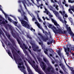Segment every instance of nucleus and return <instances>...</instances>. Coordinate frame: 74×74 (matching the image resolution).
Listing matches in <instances>:
<instances>
[{
  "label": "nucleus",
  "mask_w": 74,
  "mask_h": 74,
  "mask_svg": "<svg viewBox=\"0 0 74 74\" xmlns=\"http://www.w3.org/2000/svg\"><path fill=\"white\" fill-rule=\"evenodd\" d=\"M4 42L7 46L8 45V46H10V48H11V49L14 60L17 59V57H16V52L15 51H14V49H15V48L12 45L11 43H8V44H7V42L6 41H4Z\"/></svg>",
  "instance_id": "1"
},
{
  "label": "nucleus",
  "mask_w": 74,
  "mask_h": 74,
  "mask_svg": "<svg viewBox=\"0 0 74 74\" xmlns=\"http://www.w3.org/2000/svg\"><path fill=\"white\" fill-rule=\"evenodd\" d=\"M22 61V60L21 58H20L18 60L17 62L18 63V65L19 66H18V67L20 69V70L21 71V72H23L24 74H27L26 73V71L25 70V66L23 65V62H21ZM22 65V66H20Z\"/></svg>",
  "instance_id": "2"
},
{
  "label": "nucleus",
  "mask_w": 74,
  "mask_h": 74,
  "mask_svg": "<svg viewBox=\"0 0 74 74\" xmlns=\"http://www.w3.org/2000/svg\"><path fill=\"white\" fill-rule=\"evenodd\" d=\"M49 8L50 11H53V13H54L55 15L56 16L58 17V19H59L60 21L62 23H64L63 21V20H62V18H61V17H60V15H59V12L57 11L53 10V7L51 6H49Z\"/></svg>",
  "instance_id": "3"
},
{
  "label": "nucleus",
  "mask_w": 74,
  "mask_h": 74,
  "mask_svg": "<svg viewBox=\"0 0 74 74\" xmlns=\"http://www.w3.org/2000/svg\"><path fill=\"white\" fill-rule=\"evenodd\" d=\"M42 31L43 32V33L44 34H45V36H46V38H45V37L42 36V35L40 34V33H38V35L39 36H40L41 37L42 40L43 41H45V42H46L47 40H49V38H48V36L49 35V34L47 31H44V29H42Z\"/></svg>",
  "instance_id": "4"
},
{
  "label": "nucleus",
  "mask_w": 74,
  "mask_h": 74,
  "mask_svg": "<svg viewBox=\"0 0 74 74\" xmlns=\"http://www.w3.org/2000/svg\"><path fill=\"white\" fill-rule=\"evenodd\" d=\"M18 18L19 19V21L21 22V23L23 26L25 27H27L29 28L30 27V26L27 24V22L24 20H21L19 17H18Z\"/></svg>",
  "instance_id": "5"
},
{
  "label": "nucleus",
  "mask_w": 74,
  "mask_h": 74,
  "mask_svg": "<svg viewBox=\"0 0 74 74\" xmlns=\"http://www.w3.org/2000/svg\"><path fill=\"white\" fill-rule=\"evenodd\" d=\"M53 30L55 34H58V33H59V34H65V35H66L67 33V31L64 30L63 32L60 29H57L56 31L53 29Z\"/></svg>",
  "instance_id": "6"
},
{
  "label": "nucleus",
  "mask_w": 74,
  "mask_h": 74,
  "mask_svg": "<svg viewBox=\"0 0 74 74\" xmlns=\"http://www.w3.org/2000/svg\"><path fill=\"white\" fill-rule=\"evenodd\" d=\"M11 33L13 37L14 38H16V40L18 42L19 44H21V41H20V40L18 39V38L16 37V36L17 37H19V34H16L15 33H14V31H13L12 29L11 30Z\"/></svg>",
  "instance_id": "7"
},
{
  "label": "nucleus",
  "mask_w": 74,
  "mask_h": 74,
  "mask_svg": "<svg viewBox=\"0 0 74 74\" xmlns=\"http://www.w3.org/2000/svg\"><path fill=\"white\" fill-rule=\"evenodd\" d=\"M21 11H22V12L23 14L22 13ZM21 11L20 9H18V12H20L21 14V16H23V19L24 20H25V21H28V19H27L26 16H25L26 15V13L24 12V11H23V9H22V8L21 9Z\"/></svg>",
  "instance_id": "8"
},
{
  "label": "nucleus",
  "mask_w": 74,
  "mask_h": 74,
  "mask_svg": "<svg viewBox=\"0 0 74 74\" xmlns=\"http://www.w3.org/2000/svg\"><path fill=\"white\" fill-rule=\"evenodd\" d=\"M36 58L38 60V61H39V62H40L42 64V66L43 70H45L46 69V68L47 67V65L46 64H45L44 62L42 61V59H41V58L39 56H36Z\"/></svg>",
  "instance_id": "9"
},
{
  "label": "nucleus",
  "mask_w": 74,
  "mask_h": 74,
  "mask_svg": "<svg viewBox=\"0 0 74 74\" xmlns=\"http://www.w3.org/2000/svg\"><path fill=\"white\" fill-rule=\"evenodd\" d=\"M5 34L6 36L7 37L8 39H9L10 41L11 42L13 46L16 47V45L15 44V41H14V39H13L12 38H11V36H10V35H8L7 32L5 33Z\"/></svg>",
  "instance_id": "10"
},
{
  "label": "nucleus",
  "mask_w": 74,
  "mask_h": 74,
  "mask_svg": "<svg viewBox=\"0 0 74 74\" xmlns=\"http://www.w3.org/2000/svg\"><path fill=\"white\" fill-rule=\"evenodd\" d=\"M66 48L64 47V49L65 52H66V55L67 56H68L70 55L69 52H71V50H70L69 47H68L67 45L66 46Z\"/></svg>",
  "instance_id": "11"
},
{
  "label": "nucleus",
  "mask_w": 74,
  "mask_h": 74,
  "mask_svg": "<svg viewBox=\"0 0 74 74\" xmlns=\"http://www.w3.org/2000/svg\"><path fill=\"white\" fill-rule=\"evenodd\" d=\"M30 44L32 45V48L33 49V50L34 51H36L37 49H38V47L36 46L35 44H34L32 42L30 43Z\"/></svg>",
  "instance_id": "12"
},
{
  "label": "nucleus",
  "mask_w": 74,
  "mask_h": 74,
  "mask_svg": "<svg viewBox=\"0 0 74 74\" xmlns=\"http://www.w3.org/2000/svg\"><path fill=\"white\" fill-rule=\"evenodd\" d=\"M66 27L68 31H69V34L70 35H72L73 34V32L71 31V28L70 27H68V26L66 25Z\"/></svg>",
  "instance_id": "13"
},
{
  "label": "nucleus",
  "mask_w": 74,
  "mask_h": 74,
  "mask_svg": "<svg viewBox=\"0 0 74 74\" xmlns=\"http://www.w3.org/2000/svg\"><path fill=\"white\" fill-rule=\"evenodd\" d=\"M60 66H61V68L63 70H64V69H65V67H64V65L62 62H61L60 64H59Z\"/></svg>",
  "instance_id": "14"
},
{
  "label": "nucleus",
  "mask_w": 74,
  "mask_h": 74,
  "mask_svg": "<svg viewBox=\"0 0 74 74\" xmlns=\"http://www.w3.org/2000/svg\"><path fill=\"white\" fill-rule=\"evenodd\" d=\"M8 55L11 58H13V57H12V55H11V52H10V50H8Z\"/></svg>",
  "instance_id": "15"
},
{
  "label": "nucleus",
  "mask_w": 74,
  "mask_h": 74,
  "mask_svg": "<svg viewBox=\"0 0 74 74\" xmlns=\"http://www.w3.org/2000/svg\"><path fill=\"white\" fill-rule=\"evenodd\" d=\"M35 23L36 25H37L38 28H40V24L38 23V22L35 21Z\"/></svg>",
  "instance_id": "16"
},
{
  "label": "nucleus",
  "mask_w": 74,
  "mask_h": 74,
  "mask_svg": "<svg viewBox=\"0 0 74 74\" xmlns=\"http://www.w3.org/2000/svg\"><path fill=\"white\" fill-rule=\"evenodd\" d=\"M1 34H2V36L4 37H5V35H4V34L3 32H0V37L1 38L2 37L1 36Z\"/></svg>",
  "instance_id": "17"
},
{
  "label": "nucleus",
  "mask_w": 74,
  "mask_h": 74,
  "mask_svg": "<svg viewBox=\"0 0 74 74\" xmlns=\"http://www.w3.org/2000/svg\"><path fill=\"white\" fill-rule=\"evenodd\" d=\"M51 67H49L47 68L46 69V72H50V70H51Z\"/></svg>",
  "instance_id": "18"
},
{
  "label": "nucleus",
  "mask_w": 74,
  "mask_h": 74,
  "mask_svg": "<svg viewBox=\"0 0 74 74\" xmlns=\"http://www.w3.org/2000/svg\"><path fill=\"white\" fill-rule=\"evenodd\" d=\"M42 18L43 19L44 21H45V19H47V21H49V19L47 17H46L45 18V17L44 16H43L42 17Z\"/></svg>",
  "instance_id": "19"
},
{
  "label": "nucleus",
  "mask_w": 74,
  "mask_h": 74,
  "mask_svg": "<svg viewBox=\"0 0 74 74\" xmlns=\"http://www.w3.org/2000/svg\"><path fill=\"white\" fill-rule=\"evenodd\" d=\"M48 51V50L47 49H45V51H44V52L46 54V55H47L48 53L47 52Z\"/></svg>",
  "instance_id": "20"
},
{
  "label": "nucleus",
  "mask_w": 74,
  "mask_h": 74,
  "mask_svg": "<svg viewBox=\"0 0 74 74\" xmlns=\"http://www.w3.org/2000/svg\"><path fill=\"white\" fill-rule=\"evenodd\" d=\"M53 23L55 26H60V25H59V24L57 23V22H56V21H55V22H54Z\"/></svg>",
  "instance_id": "21"
},
{
  "label": "nucleus",
  "mask_w": 74,
  "mask_h": 74,
  "mask_svg": "<svg viewBox=\"0 0 74 74\" xmlns=\"http://www.w3.org/2000/svg\"><path fill=\"white\" fill-rule=\"evenodd\" d=\"M43 60L44 62H45L46 63H48V61L47 60V59H45V58H43Z\"/></svg>",
  "instance_id": "22"
},
{
  "label": "nucleus",
  "mask_w": 74,
  "mask_h": 74,
  "mask_svg": "<svg viewBox=\"0 0 74 74\" xmlns=\"http://www.w3.org/2000/svg\"><path fill=\"white\" fill-rule=\"evenodd\" d=\"M2 12V13L3 14H4V15H5V17L6 18H7V15L4 12H3V10H2V11H1Z\"/></svg>",
  "instance_id": "23"
},
{
  "label": "nucleus",
  "mask_w": 74,
  "mask_h": 74,
  "mask_svg": "<svg viewBox=\"0 0 74 74\" xmlns=\"http://www.w3.org/2000/svg\"><path fill=\"white\" fill-rule=\"evenodd\" d=\"M22 3H23V4L24 6V7L25 8L26 10H27V8H26V5H25V4L24 3V2L22 1Z\"/></svg>",
  "instance_id": "24"
},
{
  "label": "nucleus",
  "mask_w": 74,
  "mask_h": 74,
  "mask_svg": "<svg viewBox=\"0 0 74 74\" xmlns=\"http://www.w3.org/2000/svg\"><path fill=\"white\" fill-rule=\"evenodd\" d=\"M55 7L56 8V10L57 11H58V10H59V8H58L59 7V6H58V5H56V6Z\"/></svg>",
  "instance_id": "25"
},
{
  "label": "nucleus",
  "mask_w": 74,
  "mask_h": 74,
  "mask_svg": "<svg viewBox=\"0 0 74 74\" xmlns=\"http://www.w3.org/2000/svg\"><path fill=\"white\" fill-rule=\"evenodd\" d=\"M58 55H59V56H60V57H61V54L60 53V51H58Z\"/></svg>",
  "instance_id": "26"
},
{
  "label": "nucleus",
  "mask_w": 74,
  "mask_h": 74,
  "mask_svg": "<svg viewBox=\"0 0 74 74\" xmlns=\"http://www.w3.org/2000/svg\"><path fill=\"white\" fill-rule=\"evenodd\" d=\"M48 26L49 28H52V25L51 24H49Z\"/></svg>",
  "instance_id": "27"
},
{
  "label": "nucleus",
  "mask_w": 74,
  "mask_h": 74,
  "mask_svg": "<svg viewBox=\"0 0 74 74\" xmlns=\"http://www.w3.org/2000/svg\"><path fill=\"white\" fill-rule=\"evenodd\" d=\"M14 23V24L15 26H17V22L15 21Z\"/></svg>",
  "instance_id": "28"
},
{
  "label": "nucleus",
  "mask_w": 74,
  "mask_h": 74,
  "mask_svg": "<svg viewBox=\"0 0 74 74\" xmlns=\"http://www.w3.org/2000/svg\"><path fill=\"white\" fill-rule=\"evenodd\" d=\"M36 64V63H35V61H32V64L33 66H34V64Z\"/></svg>",
  "instance_id": "29"
},
{
  "label": "nucleus",
  "mask_w": 74,
  "mask_h": 74,
  "mask_svg": "<svg viewBox=\"0 0 74 74\" xmlns=\"http://www.w3.org/2000/svg\"><path fill=\"white\" fill-rule=\"evenodd\" d=\"M8 20L10 21V22H12V19L11 18H10L8 17Z\"/></svg>",
  "instance_id": "30"
},
{
  "label": "nucleus",
  "mask_w": 74,
  "mask_h": 74,
  "mask_svg": "<svg viewBox=\"0 0 74 74\" xmlns=\"http://www.w3.org/2000/svg\"><path fill=\"white\" fill-rule=\"evenodd\" d=\"M32 56L34 58V59H35V60H37L36 58V57H35L34 54L32 55Z\"/></svg>",
  "instance_id": "31"
},
{
  "label": "nucleus",
  "mask_w": 74,
  "mask_h": 74,
  "mask_svg": "<svg viewBox=\"0 0 74 74\" xmlns=\"http://www.w3.org/2000/svg\"><path fill=\"white\" fill-rule=\"evenodd\" d=\"M49 33L50 36V38H51V39H52V36H51V33L50 32H49Z\"/></svg>",
  "instance_id": "32"
},
{
  "label": "nucleus",
  "mask_w": 74,
  "mask_h": 74,
  "mask_svg": "<svg viewBox=\"0 0 74 74\" xmlns=\"http://www.w3.org/2000/svg\"><path fill=\"white\" fill-rule=\"evenodd\" d=\"M55 29V30H56V28L55 27V26H53V27H52V29Z\"/></svg>",
  "instance_id": "33"
},
{
  "label": "nucleus",
  "mask_w": 74,
  "mask_h": 74,
  "mask_svg": "<svg viewBox=\"0 0 74 74\" xmlns=\"http://www.w3.org/2000/svg\"><path fill=\"white\" fill-rule=\"evenodd\" d=\"M0 19H4V18L0 15Z\"/></svg>",
  "instance_id": "34"
},
{
  "label": "nucleus",
  "mask_w": 74,
  "mask_h": 74,
  "mask_svg": "<svg viewBox=\"0 0 74 74\" xmlns=\"http://www.w3.org/2000/svg\"><path fill=\"white\" fill-rule=\"evenodd\" d=\"M51 21H52V22L53 23L54 22L56 21L53 19L51 18Z\"/></svg>",
  "instance_id": "35"
},
{
  "label": "nucleus",
  "mask_w": 74,
  "mask_h": 74,
  "mask_svg": "<svg viewBox=\"0 0 74 74\" xmlns=\"http://www.w3.org/2000/svg\"><path fill=\"white\" fill-rule=\"evenodd\" d=\"M51 72L53 73V74L55 73V71H54V70H52L51 71Z\"/></svg>",
  "instance_id": "36"
},
{
  "label": "nucleus",
  "mask_w": 74,
  "mask_h": 74,
  "mask_svg": "<svg viewBox=\"0 0 74 74\" xmlns=\"http://www.w3.org/2000/svg\"><path fill=\"white\" fill-rule=\"evenodd\" d=\"M28 63L30 64H32V62H31V61L30 60H29V61H28Z\"/></svg>",
  "instance_id": "37"
},
{
  "label": "nucleus",
  "mask_w": 74,
  "mask_h": 74,
  "mask_svg": "<svg viewBox=\"0 0 74 74\" xmlns=\"http://www.w3.org/2000/svg\"><path fill=\"white\" fill-rule=\"evenodd\" d=\"M63 18L64 19V22L65 23H67V21H65V20L64 19V16H63Z\"/></svg>",
  "instance_id": "38"
},
{
  "label": "nucleus",
  "mask_w": 74,
  "mask_h": 74,
  "mask_svg": "<svg viewBox=\"0 0 74 74\" xmlns=\"http://www.w3.org/2000/svg\"><path fill=\"white\" fill-rule=\"evenodd\" d=\"M64 16L65 18H67V17H68V16L67 14H65Z\"/></svg>",
  "instance_id": "39"
},
{
  "label": "nucleus",
  "mask_w": 74,
  "mask_h": 74,
  "mask_svg": "<svg viewBox=\"0 0 74 74\" xmlns=\"http://www.w3.org/2000/svg\"><path fill=\"white\" fill-rule=\"evenodd\" d=\"M27 57L28 59L30 58V57L29 54H28V55H27Z\"/></svg>",
  "instance_id": "40"
},
{
  "label": "nucleus",
  "mask_w": 74,
  "mask_h": 74,
  "mask_svg": "<svg viewBox=\"0 0 74 74\" xmlns=\"http://www.w3.org/2000/svg\"><path fill=\"white\" fill-rule=\"evenodd\" d=\"M36 17H34V18H32V20L34 21V20H36Z\"/></svg>",
  "instance_id": "41"
},
{
  "label": "nucleus",
  "mask_w": 74,
  "mask_h": 74,
  "mask_svg": "<svg viewBox=\"0 0 74 74\" xmlns=\"http://www.w3.org/2000/svg\"><path fill=\"white\" fill-rule=\"evenodd\" d=\"M25 55L26 56V55L27 56L28 55H29V54L28 53V52H26Z\"/></svg>",
  "instance_id": "42"
},
{
  "label": "nucleus",
  "mask_w": 74,
  "mask_h": 74,
  "mask_svg": "<svg viewBox=\"0 0 74 74\" xmlns=\"http://www.w3.org/2000/svg\"><path fill=\"white\" fill-rule=\"evenodd\" d=\"M38 52H40L41 51V49H39L38 50Z\"/></svg>",
  "instance_id": "43"
},
{
  "label": "nucleus",
  "mask_w": 74,
  "mask_h": 74,
  "mask_svg": "<svg viewBox=\"0 0 74 74\" xmlns=\"http://www.w3.org/2000/svg\"><path fill=\"white\" fill-rule=\"evenodd\" d=\"M34 13H35V14H36V15L38 14L37 11H35Z\"/></svg>",
  "instance_id": "44"
},
{
  "label": "nucleus",
  "mask_w": 74,
  "mask_h": 74,
  "mask_svg": "<svg viewBox=\"0 0 74 74\" xmlns=\"http://www.w3.org/2000/svg\"><path fill=\"white\" fill-rule=\"evenodd\" d=\"M53 40H52L51 41H50V44H52V43H53Z\"/></svg>",
  "instance_id": "45"
},
{
  "label": "nucleus",
  "mask_w": 74,
  "mask_h": 74,
  "mask_svg": "<svg viewBox=\"0 0 74 74\" xmlns=\"http://www.w3.org/2000/svg\"><path fill=\"white\" fill-rule=\"evenodd\" d=\"M24 48L25 49H27L28 47H26V46H25Z\"/></svg>",
  "instance_id": "46"
},
{
  "label": "nucleus",
  "mask_w": 74,
  "mask_h": 74,
  "mask_svg": "<svg viewBox=\"0 0 74 74\" xmlns=\"http://www.w3.org/2000/svg\"><path fill=\"white\" fill-rule=\"evenodd\" d=\"M2 46L4 48H5V46H4V43L3 42H2Z\"/></svg>",
  "instance_id": "47"
},
{
  "label": "nucleus",
  "mask_w": 74,
  "mask_h": 74,
  "mask_svg": "<svg viewBox=\"0 0 74 74\" xmlns=\"http://www.w3.org/2000/svg\"><path fill=\"white\" fill-rule=\"evenodd\" d=\"M65 6H66V7H69V5L67 4H65Z\"/></svg>",
  "instance_id": "48"
},
{
  "label": "nucleus",
  "mask_w": 74,
  "mask_h": 74,
  "mask_svg": "<svg viewBox=\"0 0 74 74\" xmlns=\"http://www.w3.org/2000/svg\"><path fill=\"white\" fill-rule=\"evenodd\" d=\"M25 46H26V45H25V43H23V48H24Z\"/></svg>",
  "instance_id": "49"
},
{
  "label": "nucleus",
  "mask_w": 74,
  "mask_h": 74,
  "mask_svg": "<svg viewBox=\"0 0 74 74\" xmlns=\"http://www.w3.org/2000/svg\"><path fill=\"white\" fill-rule=\"evenodd\" d=\"M71 70L72 72V74H74V70H72V69H71Z\"/></svg>",
  "instance_id": "50"
},
{
  "label": "nucleus",
  "mask_w": 74,
  "mask_h": 74,
  "mask_svg": "<svg viewBox=\"0 0 74 74\" xmlns=\"http://www.w3.org/2000/svg\"><path fill=\"white\" fill-rule=\"evenodd\" d=\"M59 72L61 74H63V72H62V71L61 70Z\"/></svg>",
  "instance_id": "51"
},
{
  "label": "nucleus",
  "mask_w": 74,
  "mask_h": 74,
  "mask_svg": "<svg viewBox=\"0 0 74 74\" xmlns=\"http://www.w3.org/2000/svg\"><path fill=\"white\" fill-rule=\"evenodd\" d=\"M36 68L37 69H38V65H36V68H35V69H36Z\"/></svg>",
  "instance_id": "52"
},
{
  "label": "nucleus",
  "mask_w": 74,
  "mask_h": 74,
  "mask_svg": "<svg viewBox=\"0 0 74 74\" xmlns=\"http://www.w3.org/2000/svg\"><path fill=\"white\" fill-rule=\"evenodd\" d=\"M60 13L61 14H63V12H62L61 11H59Z\"/></svg>",
  "instance_id": "53"
},
{
  "label": "nucleus",
  "mask_w": 74,
  "mask_h": 74,
  "mask_svg": "<svg viewBox=\"0 0 74 74\" xmlns=\"http://www.w3.org/2000/svg\"><path fill=\"white\" fill-rule=\"evenodd\" d=\"M2 23H3V24H5V21H2Z\"/></svg>",
  "instance_id": "54"
},
{
  "label": "nucleus",
  "mask_w": 74,
  "mask_h": 74,
  "mask_svg": "<svg viewBox=\"0 0 74 74\" xmlns=\"http://www.w3.org/2000/svg\"><path fill=\"white\" fill-rule=\"evenodd\" d=\"M69 12L70 13V14H73V12H72V11H70Z\"/></svg>",
  "instance_id": "55"
},
{
  "label": "nucleus",
  "mask_w": 74,
  "mask_h": 74,
  "mask_svg": "<svg viewBox=\"0 0 74 74\" xmlns=\"http://www.w3.org/2000/svg\"><path fill=\"white\" fill-rule=\"evenodd\" d=\"M29 53H32V51H31V50H30L29 49Z\"/></svg>",
  "instance_id": "56"
},
{
  "label": "nucleus",
  "mask_w": 74,
  "mask_h": 74,
  "mask_svg": "<svg viewBox=\"0 0 74 74\" xmlns=\"http://www.w3.org/2000/svg\"><path fill=\"white\" fill-rule=\"evenodd\" d=\"M30 30L33 31V28H31L30 29Z\"/></svg>",
  "instance_id": "57"
},
{
  "label": "nucleus",
  "mask_w": 74,
  "mask_h": 74,
  "mask_svg": "<svg viewBox=\"0 0 74 74\" xmlns=\"http://www.w3.org/2000/svg\"><path fill=\"white\" fill-rule=\"evenodd\" d=\"M17 52L18 54H19L20 53V51H18Z\"/></svg>",
  "instance_id": "58"
},
{
  "label": "nucleus",
  "mask_w": 74,
  "mask_h": 74,
  "mask_svg": "<svg viewBox=\"0 0 74 74\" xmlns=\"http://www.w3.org/2000/svg\"><path fill=\"white\" fill-rule=\"evenodd\" d=\"M51 3H54V1H53V0H51Z\"/></svg>",
  "instance_id": "59"
},
{
  "label": "nucleus",
  "mask_w": 74,
  "mask_h": 74,
  "mask_svg": "<svg viewBox=\"0 0 74 74\" xmlns=\"http://www.w3.org/2000/svg\"><path fill=\"white\" fill-rule=\"evenodd\" d=\"M47 44L48 45H50V42H47Z\"/></svg>",
  "instance_id": "60"
},
{
  "label": "nucleus",
  "mask_w": 74,
  "mask_h": 74,
  "mask_svg": "<svg viewBox=\"0 0 74 74\" xmlns=\"http://www.w3.org/2000/svg\"><path fill=\"white\" fill-rule=\"evenodd\" d=\"M42 43H41V42H39V45H41L42 44Z\"/></svg>",
  "instance_id": "61"
},
{
  "label": "nucleus",
  "mask_w": 74,
  "mask_h": 74,
  "mask_svg": "<svg viewBox=\"0 0 74 74\" xmlns=\"http://www.w3.org/2000/svg\"><path fill=\"white\" fill-rule=\"evenodd\" d=\"M57 66H58V65L57 64H55V67H57Z\"/></svg>",
  "instance_id": "62"
},
{
  "label": "nucleus",
  "mask_w": 74,
  "mask_h": 74,
  "mask_svg": "<svg viewBox=\"0 0 74 74\" xmlns=\"http://www.w3.org/2000/svg\"><path fill=\"white\" fill-rule=\"evenodd\" d=\"M56 71H58V68H56Z\"/></svg>",
  "instance_id": "63"
},
{
  "label": "nucleus",
  "mask_w": 74,
  "mask_h": 74,
  "mask_svg": "<svg viewBox=\"0 0 74 74\" xmlns=\"http://www.w3.org/2000/svg\"><path fill=\"white\" fill-rule=\"evenodd\" d=\"M70 3H74V1H71Z\"/></svg>",
  "instance_id": "64"
}]
</instances>
